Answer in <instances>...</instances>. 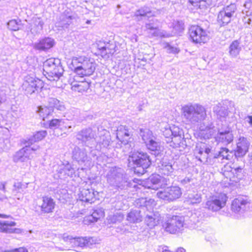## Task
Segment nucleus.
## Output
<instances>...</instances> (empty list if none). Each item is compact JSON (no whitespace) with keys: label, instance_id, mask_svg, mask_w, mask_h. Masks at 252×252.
<instances>
[{"label":"nucleus","instance_id":"f257e3e1","mask_svg":"<svg viewBox=\"0 0 252 252\" xmlns=\"http://www.w3.org/2000/svg\"><path fill=\"white\" fill-rule=\"evenodd\" d=\"M182 112L186 122L192 124L201 122L207 116L205 107L197 103L185 105L182 108Z\"/></svg>","mask_w":252,"mask_h":252},{"label":"nucleus","instance_id":"f03ea898","mask_svg":"<svg viewBox=\"0 0 252 252\" xmlns=\"http://www.w3.org/2000/svg\"><path fill=\"white\" fill-rule=\"evenodd\" d=\"M129 166H133L134 173L142 175L146 172V169L151 164V159L147 153L134 151L129 155Z\"/></svg>","mask_w":252,"mask_h":252},{"label":"nucleus","instance_id":"7ed1b4c3","mask_svg":"<svg viewBox=\"0 0 252 252\" xmlns=\"http://www.w3.org/2000/svg\"><path fill=\"white\" fill-rule=\"evenodd\" d=\"M72 64L75 72L81 76L92 75L96 68V63L93 60L84 57L73 58Z\"/></svg>","mask_w":252,"mask_h":252},{"label":"nucleus","instance_id":"20e7f679","mask_svg":"<svg viewBox=\"0 0 252 252\" xmlns=\"http://www.w3.org/2000/svg\"><path fill=\"white\" fill-rule=\"evenodd\" d=\"M43 70L47 78L50 81H58L64 71L60 60L55 58L47 60L43 63Z\"/></svg>","mask_w":252,"mask_h":252},{"label":"nucleus","instance_id":"39448f33","mask_svg":"<svg viewBox=\"0 0 252 252\" xmlns=\"http://www.w3.org/2000/svg\"><path fill=\"white\" fill-rule=\"evenodd\" d=\"M182 194L181 189L176 186L167 187L157 193L158 198L169 202L176 200L180 198Z\"/></svg>","mask_w":252,"mask_h":252},{"label":"nucleus","instance_id":"423d86ee","mask_svg":"<svg viewBox=\"0 0 252 252\" xmlns=\"http://www.w3.org/2000/svg\"><path fill=\"white\" fill-rule=\"evenodd\" d=\"M44 86L43 82L38 78L31 76H26L22 88L27 95H31L38 92Z\"/></svg>","mask_w":252,"mask_h":252},{"label":"nucleus","instance_id":"0eeeda50","mask_svg":"<svg viewBox=\"0 0 252 252\" xmlns=\"http://www.w3.org/2000/svg\"><path fill=\"white\" fill-rule=\"evenodd\" d=\"M237 8L234 3L224 7L218 15L217 22L220 27L228 25L235 13Z\"/></svg>","mask_w":252,"mask_h":252},{"label":"nucleus","instance_id":"6e6552de","mask_svg":"<svg viewBox=\"0 0 252 252\" xmlns=\"http://www.w3.org/2000/svg\"><path fill=\"white\" fill-rule=\"evenodd\" d=\"M189 37L195 43H205L209 40L208 32L198 25H192L189 30Z\"/></svg>","mask_w":252,"mask_h":252},{"label":"nucleus","instance_id":"1a4fd4ad","mask_svg":"<svg viewBox=\"0 0 252 252\" xmlns=\"http://www.w3.org/2000/svg\"><path fill=\"white\" fill-rule=\"evenodd\" d=\"M252 204L247 196H239L231 203V210L236 214H241L249 210Z\"/></svg>","mask_w":252,"mask_h":252},{"label":"nucleus","instance_id":"9d476101","mask_svg":"<svg viewBox=\"0 0 252 252\" xmlns=\"http://www.w3.org/2000/svg\"><path fill=\"white\" fill-rule=\"evenodd\" d=\"M184 222V218L183 216H173L168 219L163 226L167 232L174 234L182 230Z\"/></svg>","mask_w":252,"mask_h":252},{"label":"nucleus","instance_id":"9b49d317","mask_svg":"<svg viewBox=\"0 0 252 252\" xmlns=\"http://www.w3.org/2000/svg\"><path fill=\"white\" fill-rule=\"evenodd\" d=\"M63 240L64 244L66 245V249H62L69 250L70 248L77 247H83L88 245L89 241L86 237L73 238L71 236L63 235Z\"/></svg>","mask_w":252,"mask_h":252},{"label":"nucleus","instance_id":"f8f14e48","mask_svg":"<svg viewBox=\"0 0 252 252\" xmlns=\"http://www.w3.org/2000/svg\"><path fill=\"white\" fill-rule=\"evenodd\" d=\"M233 135L230 128L228 127L218 128V134L215 139L218 143H221L223 145H227L233 140Z\"/></svg>","mask_w":252,"mask_h":252},{"label":"nucleus","instance_id":"ddd939ff","mask_svg":"<svg viewBox=\"0 0 252 252\" xmlns=\"http://www.w3.org/2000/svg\"><path fill=\"white\" fill-rule=\"evenodd\" d=\"M99 131L98 137L96 136L94 141L96 143V149L101 150L103 148H107L110 145L111 142L110 135L109 133L104 129L101 127V130L99 128H97Z\"/></svg>","mask_w":252,"mask_h":252},{"label":"nucleus","instance_id":"4468645a","mask_svg":"<svg viewBox=\"0 0 252 252\" xmlns=\"http://www.w3.org/2000/svg\"><path fill=\"white\" fill-rule=\"evenodd\" d=\"M227 200L225 194H221L212 199L208 200L205 204V208L213 211H218L222 208L225 205Z\"/></svg>","mask_w":252,"mask_h":252},{"label":"nucleus","instance_id":"2eb2a0df","mask_svg":"<svg viewBox=\"0 0 252 252\" xmlns=\"http://www.w3.org/2000/svg\"><path fill=\"white\" fill-rule=\"evenodd\" d=\"M250 142L246 137H240L236 142V148L234 150V155L236 158L244 157L248 152Z\"/></svg>","mask_w":252,"mask_h":252},{"label":"nucleus","instance_id":"dca6fc26","mask_svg":"<svg viewBox=\"0 0 252 252\" xmlns=\"http://www.w3.org/2000/svg\"><path fill=\"white\" fill-rule=\"evenodd\" d=\"M95 133L90 128H85L79 131L76 135L78 140L84 143L86 146H90V142H94L95 138Z\"/></svg>","mask_w":252,"mask_h":252},{"label":"nucleus","instance_id":"f3484780","mask_svg":"<svg viewBox=\"0 0 252 252\" xmlns=\"http://www.w3.org/2000/svg\"><path fill=\"white\" fill-rule=\"evenodd\" d=\"M97 194L98 192L93 189H83L78 194L77 201L91 204L94 201Z\"/></svg>","mask_w":252,"mask_h":252},{"label":"nucleus","instance_id":"a211bd4d","mask_svg":"<svg viewBox=\"0 0 252 252\" xmlns=\"http://www.w3.org/2000/svg\"><path fill=\"white\" fill-rule=\"evenodd\" d=\"M107 179L109 184L112 186L119 188L123 187V174L116 170H110L107 175Z\"/></svg>","mask_w":252,"mask_h":252},{"label":"nucleus","instance_id":"6ab92c4d","mask_svg":"<svg viewBox=\"0 0 252 252\" xmlns=\"http://www.w3.org/2000/svg\"><path fill=\"white\" fill-rule=\"evenodd\" d=\"M72 157L79 164L83 165L84 166L89 162V159L85 148L75 147L73 151Z\"/></svg>","mask_w":252,"mask_h":252},{"label":"nucleus","instance_id":"aec40b11","mask_svg":"<svg viewBox=\"0 0 252 252\" xmlns=\"http://www.w3.org/2000/svg\"><path fill=\"white\" fill-rule=\"evenodd\" d=\"M75 18L74 14L70 10H65L60 15L59 21L56 23V26L63 29L67 28Z\"/></svg>","mask_w":252,"mask_h":252},{"label":"nucleus","instance_id":"412c9836","mask_svg":"<svg viewBox=\"0 0 252 252\" xmlns=\"http://www.w3.org/2000/svg\"><path fill=\"white\" fill-rule=\"evenodd\" d=\"M172 162L166 157L162 158L158 166L159 172L167 176L172 175L174 170L172 166Z\"/></svg>","mask_w":252,"mask_h":252},{"label":"nucleus","instance_id":"4be33fe9","mask_svg":"<svg viewBox=\"0 0 252 252\" xmlns=\"http://www.w3.org/2000/svg\"><path fill=\"white\" fill-rule=\"evenodd\" d=\"M104 44L105 45L103 46L98 45V49L101 56L103 58H107L109 57L110 55L113 54L116 51L117 46L114 40L109 41Z\"/></svg>","mask_w":252,"mask_h":252},{"label":"nucleus","instance_id":"5701e85b","mask_svg":"<svg viewBox=\"0 0 252 252\" xmlns=\"http://www.w3.org/2000/svg\"><path fill=\"white\" fill-rule=\"evenodd\" d=\"M24 144L25 146L16 153L14 158L15 161L25 162L30 159L31 149L29 147L30 146L26 141Z\"/></svg>","mask_w":252,"mask_h":252},{"label":"nucleus","instance_id":"b1692460","mask_svg":"<svg viewBox=\"0 0 252 252\" xmlns=\"http://www.w3.org/2000/svg\"><path fill=\"white\" fill-rule=\"evenodd\" d=\"M55 202L53 199L47 196L42 197V203L39 206L42 213H50L53 212Z\"/></svg>","mask_w":252,"mask_h":252},{"label":"nucleus","instance_id":"393cba45","mask_svg":"<svg viewBox=\"0 0 252 252\" xmlns=\"http://www.w3.org/2000/svg\"><path fill=\"white\" fill-rule=\"evenodd\" d=\"M164 182V185H167L170 184L169 178L161 177L158 174H153L147 180L146 183L147 188L155 189V186L158 185L161 181Z\"/></svg>","mask_w":252,"mask_h":252},{"label":"nucleus","instance_id":"a878e982","mask_svg":"<svg viewBox=\"0 0 252 252\" xmlns=\"http://www.w3.org/2000/svg\"><path fill=\"white\" fill-rule=\"evenodd\" d=\"M55 44L54 40L50 37H45L34 44V48L40 51H45L52 48Z\"/></svg>","mask_w":252,"mask_h":252},{"label":"nucleus","instance_id":"bb28decb","mask_svg":"<svg viewBox=\"0 0 252 252\" xmlns=\"http://www.w3.org/2000/svg\"><path fill=\"white\" fill-rule=\"evenodd\" d=\"M104 216V211L102 209L94 210L91 215L84 218L83 222L85 224L89 225L92 223L96 222L99 219Z\"/></svg>","mask_w":252,"mask_h":252},{"label":"nucleus","instance_id":"cd10ccee","mask_svg":"<svg viewBox=\"0 0 252 252\" xmlns=\"http://www.w3.org/2000/svg\"><path fill=\"white\" fill-rule=\"evenodd\" d=\"M68 121L66 119H54L50 121L49 127L51 129L60 128H70L71 126L68 125Z\"/></svg>","mask_w":252,"mask_h":252},{"label":"nucleus","instance_id":"c85d7f7f","mask_svg":"<svg viewBox=\"0 0 252 252\" xmlns=\"http://www.w3.org/2000/svg\"><path fill=\"white\" fill-rule=\"evenodd\" d=\"M160 220V218L158 213L149 212L146 215L145 221L146 224L152 228L158 225Z\"/></svg>","mask_w":252,"mask_h":252},{"label":"nucleus","instance_id":"c756f323","mask_svg":"<svg viewBox=\"0 0 252 252\" xmlns=\"http://www.w3.org/2000/svg\"><path fill=\"white\" fill-rule=\"evenodd\" d=\"M27 188L21 182L15 183L12 190V195L14 199L22 200L23 198L24 189Z\"/></svg>","mask_w":252,"mask_h":252},{"label":"nucleus","instance_id":"7c9ffc66","mask_svg":"<svg viewBox=\"0 0 252 252\" xmlns=\"http://www.w3.org/2000/svg\"><path fill=\"white\" fill-rule=\"evenodd\" d=\"M214 128L215 127L212 123L206 126L205 128L201 126L199 132L200 136L204 139H210L216 132Z\"/></svg>","mask_w":252,"mask_h":252},{"label":"nucleus","instance_id":"2f4dec72","mask_svg":"<svg viewBox=\"0 0 252 252\" xmlns=\"http://www.w3.org/2000/svg\"><path fill=\"white\" fill-rule=\"evenodd\" d=\"M145 27L147 30H149V33L152 36H157L158 35V20L154 17L149 19V22L146 23Z\"/></svg>","mask_w":252,"mask_h":252},{"label":"nucleus","instance_id":"473e14b6","mask_svg":"<svg viewBox=\"0 0 252 252\" xmlns=\"http://www.w3.org/2000/svg\"><path fill=\"white\" fill-rule=\"evenodd\" d=\"M141 211L139 210H131L126 216V220L130 223H137L142 220Z\"/></svg>","mask_w":252,"mask_h":252},{"label":"nucleus","instance_id":"72a5a7b5","mask_svg":"<svg viewBox=\"0 0 252 252\" xmlns=\"http://www.w3.org/2000/svg\"><path fill=\"white\" fill-rule=\"evenodd\" d=\"M213 111L216 114L218 118H225L228 114L227 107L223 106L222 103H218L213 107Z\"/></svg>","mask_w":252,"mask_h":252},{"label":"nucleus","instance_id":"f704fd0d","mask_svg":"<svg viewBox=\"0 0 252 252\" xmlns=\"http://www.w3.org/2000/svg\"><path fill=\"white\" fill-rule=\"evenodd\" d=\"M146 145L148 149L152 151L153 152L152 154L155 155L156 157L160 155L162 147L160 146L159 143L152 139Z\"/></svg>","mask_w":252,"mask_h":252},{"label":"nucleus","instance_id":"c9c22d12","mask_svg":"<svg viewBox=\"0 0 252 252\" xmlns=\"http://www.w3.org/2000/svg\"><path fill=\"white\" fill-rule=\"evenodd\" d=\"M89 88L90 83L87 81L75 82L71 84V89L80 93L86 92Z\"/></svg>","mask_w":252,"mask_h":252},{"label":"nucleus","instance_id":"e433bc0d","mask_svg":"<svg viewBox=\"0 0 252 252\" xmlns=\"http://www.w3.org/2000/svg\"><path fill=\"white\" fill-rule=\"evenodd\" d=\"M136 205L139 207H143L147 210H151L153 206L155 205V200L153 199H147L146 198H141L137 199L136 201Z\"/></svg>","mask_w":252,"mask_h":252},{"label":"nucleus","instance_id":"4c0bfd02","mask_svg":"<svg viewBox=\"0 0 252 252\" xmlns=\"http://www.w3.org/2000/svg\"><path fill=\"white\" fill-rule=\"evenodd\" d=\"M47 134L46 130H41L37 132L32 136L25 141L29 144V145H32L34 143L39 141L43 139Z\"/></svg>","mask_w":252,"mask_h":252},{"label":"nucleus","instance_id":"58836bf2","mask_svg":"<svg viewBox=\"0 0 252 252\" xmlns=\"http://www.w3.org/2000/svg\"><path fill=\"white\" fill-rule=\"evenodd\" d=\"M117 138L121 141H123V140L126 139H130V133L128 130L126 129L125 126H120L117 130Z\"/></svg>","mask_w":252,"mask_h":252},{"label":"nucleus","instance_id":"ea45409f","mask_svg":"<svg viewBox=\"0 0 252 252\" xmlns=\"http://www.w3.org/2000/svg\"><path fill=\"white\" fill-rule=\"evenodd\" d=\"M240 44V42L238 40H235L230 45L229 53L232 57H236L239 54L241 50Z\"/></svg>","mask_w":252,"mask_h":252},{"label":"nucleus","instance_id":"a19ab883","mask_svg":"<svg viewBox=\"0 0 252 252\" xmlns=\"http://www.w3.org/2000/svg\"><path fill=\"white\" fill-rule=\"evenodd\" d=\"M37 112L39 116L42 118V120L45 121V118L52 115L53 112V109L46 106H40L37 107Z\"/></svg>","mask_w":252,"mask_h":252},{"label":"nucleus","instance_id":"79ce46f5","mask_svg":"<svg viewBox=\"0 0 252 252\" xmlns=\"http://www.w3.org/2000/svg\"><path fill=\"white\" fill-rule=\"evenodd\" d=\"M187 198V201L192 204L199 203L202 200L201 194L195 191L189 193Z\"/></svg>","mask_w":252,"mask_h":252},{"label":"nucleus","instance_id":"37998d69","mask_svg":"<svg viewBox=\"0 0 252 252\" xmlns=\"http://www.w3.org/2000/svg\"><path fill=\"white\" fill-rule=\"evenodd\" d=\"M139 134L142 137V140L146 144L152 139V132L149 129H141Z\"/></svg>","mask_w":252,"mask_h":252},{"label":"nucleus","instance_id":"c03bdc74","mask_svg":"<svg viewBox=\"0 0 252 252\" xmlns=\"http://www.w3.org/2000/svg\"><path fill=\"white\" fill-rule=\"evenodd\" d=\"M172 137L174 139L175 142L180 141L182 138L183 132L179 127L173 126H171Z\"/></svg>","mask_w":252,"mask_h":252},{"label":"nucleus","instance_id":"a18cd8bd","mask_svg":"<svg viewBox=\"0 0 252 252\" xmlns=\"http://www.w3.org/2000/svg\"><path fill=\"white\" fill-rule=\"evenodd\" d=\"M129 140L127 139L123 140V141L121 142V144H123L124 146L121 145V147H123L124 151L125 153H128L130 155L131 153H133L132 150L134 147V143Z\"/></svg>","mask_w":252,"mask_h":252},{"label":"nucleus","instance_id":"49530a36","mask_svg":"<svg viewBox=\"0 0 252 252\" xmlns=\"http://www.w3.org/2000/svg\"><path fill=\"white\" fill-rule=\"evenodd\" d=\"M151 13L150 9L148 7H143L139 9L135 12L136 17H140L141 19H146L147 17H149Z\"/></svg>","mask_w":252,"mask_h":252},{"label":"nucleus","instance_id":"de8ad7c7","mask_svg":"<svg viewBox=\"0 0 252 252\" xmlns=\"http://www.w3.org/2000/svg\"><path fill=\"white\" fill-rule=\"evenodd\" d=\"M124 219V215L121 213H116L108 217V221L110 223H116L121 222Z\"/></svg>","mask_w":252,"mask_h":252},{"label":"nucleus","instance_id":"09e8293b","mask_svg":"<svg viewBox=\"0 0 252 252\" xmlns=\"http://www.w3.org/2000/svg\"><path fill=\"white\" fill-rule=\"evenodd\" d=\"M193 179L191 177H186L180 180L181 185L186 188L189 189L191 185H194Z\"/></svg>","mask_w":252,"mask_h":252},{"label":"nucleus","instance_id":"8fccbe9b","mask_svg":"<svg viewBox=\"0 0 252 252\" xmlns=\"http://www.w3.org/2000/svg\"><path fill=\"white\" fill-rule=\"evenodd\" d=\"M230 172L233 175V178H236L237 180L241 179L243 177V169L240 167H232Z\"/></svg>","mask_w":252,"mask_h":252},{"label":"nucleus","instance_id":"3c124183","mask_svg":"<svg viewBox=\"0 0 252 252\" xmlns=\"http://www.w3.org/2000/svg\"><path fill=\"white\" fill-rule=\"evenodd\" d=\"M162 134L163 136L166 139H167L166 140L167 142H169L170 141H174L173 137H172L171 126L168 127H165L164 129L162 130Z\"/></svg>","mask_w":252,"mask_h":252},{"label":"nucleus","instance_id":"603ef678","mask_svg":"<svg viewBox=\"0 0 252 252\" xmlns=\"http://www.w3.org/2000/svg\"><path fill=\"white\" fill-rule=\"evenodd\" d=\"M7 25L8 28L11 31H16L20 29V25L16 20L9 21Z\"/></svg>","mask_w":252,"mask_h":252},{"label":"nucleus","instance_id":"864d4df0","mask_svg":"<svg viewBox=\"0 0 252 252\" xmlns=\"http://www.w3.org/2000/svg\"><path fill=\"white\" fill-rule=\"evenodd\" d=\"M62 167L64 169V175H66L68 176H72L75 173L74 169L68 162L65 165L62 164Z\"/></svg>","mask_w":252,"mask_h":252},{"label":"nucleus","instance_id":"5fc2aeb1","mask_svg":"<svg viewBox=\"0 0 252 252\" xmlns=\"http://www.w3.org/2000/svg\"><path fill=\"white\" fill-rule=\"evenodd\" d=\"M0 222H6V223H8V224H9V223H10L11 222H13L15 223V224L13 225H8V226H7L8 229H11V230H9L10 231V232H8V231H0V232H5V233H19L21 232V229L12 228V226H14L16 224V222L14 221H0Z\"/></svg>","mask_w":252,"mask_h":252},{"label":"nucleus","instance_id":"6e6d98bb","mask_svg":"<svg viewBox=\"0 0 252 252\" xmlns=\"http://www.w3.org/2000/svg\"><path fill=\"white\" fill-rule=\"evenodd\" d=\"M174 29L179 32L183 31L184 29V23L182 21L176 22L174 24Z\"/></svg>","mask_w":252,"mask_h":252},{"label":"nucleus","instance_id":"4d7b16f0","mask_svg":"<svg viewBox=\"0 0 252 252\" xmlns=\"http://www.w3.org/2000/svg\"><path fill=\"white\" fill-rule=\"evenodd\" d=\"M222 153L223 155L227 156V157H224V158L227 160H230L233 156V152L229 151L226 148H222Z\"/></svg>","mask_w":252,"mask_h":252},{"label":"nucleus","instance_id":"13d9d810","mask_svg":"<svg viewBox=\"0 0 252 252\" xmlns=\"http://www.w3.org/2000/svg\"><path fill=\"white\" fill-rule=\"evenodd\" d=\"M88 147H90V148H94V150H92L91 151V154L94 158H95L96 157V158H97V155L99 154L100 150H97L96 149V146L95 144H91L90 146Z\"/></svg>","mask_w":252,"mask_h":252},{"label":"nucleus","instance_id":"bf43d9fd","mask_svg":"<svg viewBox=\"0 0 252 252\" xmlns=\"http://www.w3.org/2000/svg\"><path fill=\"white\" fill-rule=\"evenodd\" d=\"M49 107L52 108L53 109L56 105V103H59V100L55 98H49L48 100Z\"/></svg>","mask_w":252,"mask_h":252},{"label":"nucleus","instance_id":"052dcab7","mask_svg":"<svg viewBox=\"0 0 252 252\" xmlns=\"http://www.w3.org/2000/svg\"><path fill=\"white\" fill-rule=\"evenodd\" d=\"M224 157H227V156L223 155L222 153V148H220V151L214 154L213 158H221V159H225Z\"/></svg>","mask_w":252,"mask_h":252},{"label":"nucleus","instance_id":"680f3d73","mask_svg":"<svg viewBox=\"0 0 252 252\" xmlns=\"http://www.w3.org/2000/svg\"><path fill=\"white\" fill-rule=\"evenodd\" d=\"M166 49L169 53H176L179 52V50L177 48L171 46L169 44L167 45Z\"/></svg>","mask_w":252,"mask_h":252},{"label":"nucleus","instance_id":"e2e57ef3","mask_svg":"<svg viewBox=\"0 0 252 252\" xmlns=\"http://www.w3.org/2000/svg\"><path fill=\"white\" fill-rule=\"evenodd\" d=\"M54 108L57 109L58 110L63 111L65 109L64 106L62 102L59 100V103H56V105L54 107Z\"/></svg>","mask_w":252,"mask_h":252},{"label":"nucleus","instance_id":"0e129e2a","mask_svg":"<svg viewBox=\"0 0 252 252\" xmlns=\"http://www.w3.org/2000/svg\"><path fill=\"white\" fill-rule=\"evenodd\" d=\"M5 185L6 182L0 183V190H2L4 192H6Z\"/></svg>","mask_w":252,"mask_h":252},{"label":"nucleus","instance_id":"69168bd1","mask_svg":"<svg viewBox=\"0 0 252 252\" xmlns=\"http://www.w3.org/2000/svg\"><path fill=\"white\" fill-rule=\"evenodd\" d=\"M246 121L252 127V116H248L246 118Z\"/></svg>","mask_w":252,"mask_h":252},{"label":"nucleus","instance_id":"338daca9","mask_svg":"<svg viewBox=\"0 0 252 252\" xmlns=\"http://www.w3.org/2000/svg\"><path fill=\"white\" fill-rule=\"evenodd\" d=\"M63 169V168L62 167V165H61L59 166L57 171L59 173L61 174H63L64 175V171Z\"/></svg>","mask_w":252,"mask_h":252},{"label":"nucleus","instance_id":"774afa93","mask_svg":"<svg viewBox=\"0 0 252 252\" xmlns=\"http://www.w3.org/2000/svg\"><path fill=\"white\" fill-rule=\"evenodd\" d=\"M244 21L245 23L248 24L249 25H250L251 24L252 20L250 18L248 17H245L244 18Z\"/></svg>","mask_w":252,"mask_h":252}]
</instances>
